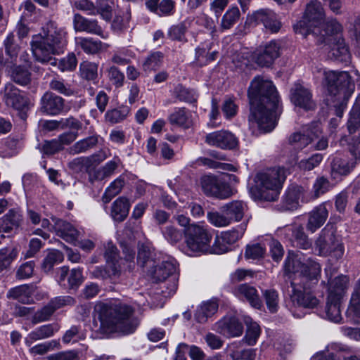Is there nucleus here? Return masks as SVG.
<instances>
[{
	"instance_id": "f257e3e1",
	"label": "nucleus",
	"mask_w": 360,
	"mask_h": 360,
	"mask_svg": "<svg viewBox=\"0 0 360 360\" xmlns=\"http://www.w3.org/2000/svg\"><path fill=\"white\" fill-rule=\"evenodd\" d=\"M248 98L250 127H257L261 133L271 131L276 126V110L279 108V96L273 82L255 77L248 89Z\"/></svg>"
},
{
	"instance_id": "f03ea898",
	"label": "nucleus",
	"mask_w": 360,
	"mask_h": 360,
	"mask_svg": "<svg viewBox=\"0 0 360 360\" xmlns=\"http://www.w3.org/2000/svg\"><path fill=\"white\" fill-rule=\"evenodd\" d=\"M134 312L131 306L117 302H98L94 307L95 319L100 321L98 330L103 335L134 333L139 323Z\"/></svg>"
},
{
	"instance_id": "7ed1b4c3",
	"label": "nucleus",
	"mask_w": 360,
	"mask_h": 360,
	"mask_svg": "<svg viewBox=\"0 0 360 360\" xmlns=\"http://www.w3.org/2000/svg\"><path fill=\"white\" fill-rule=\"evenodd\" d=\"M68 44V32L52 20L49 21L38 34L32 37L31 46L36 60L56 65L53 56L62 53Z\"/></svg>"
},
{
	"instance_id": "20e7f679",
	"label": "nucleus",
	"mask_w": 360,
	"mask_h": 360,
	"mask_svg": "<svg viewBox=\"0 0 360 360\" xmlns=\"http://www.w3.org/2000/svg\"><path fill=\"white\" fill-rule=\"evenodd\" d=\"M328 96L334 103L336 115L342 117L347 102L354 90V84L347 72L328 70L324 72Z\"/></svg>"
},
{
	"instance_id": "39448f33",
	"label": "nucleus",
	"mask_w": 360,
	"mask_h": 360,
	"mask_svg": "<svg viewBox=\"0 0 360 360\" xmlns=\"http://www.w3.org/2000/svg\"><path fill=\"white\" fill-rule=\"evenodd\" d=\"M285 179L284 168L269 169L256 175L255 185L252 188L251 193L257 200L275 201L278 198Z\"/></svg>"
},
{
	"instance_id": "423d86ee",
	"label": "nucleus",
	"mask_w": 360,
	"mask_h": 360,
	"mask_svg": "<svg viewBox=\"0 0 360 360\" xmlns=\"http://www.w3.org/2000/svg\"><path fill=\"white\" fill-rule=\"evenodd\" d=\"M315 249L318 251V255L322 257L330 256L337 260L342 257L345 252L344 245L333 224H328L321 230L315 241Z\"/></svg>"
},
{
	"instance_id": "0eeeda50",
	"label": "nucleus",
	"mask_w": 360,
	"mask_h": 360,
	"mask_svg": "<svg viewBox=\"0 0 360 360\" xmlns=\"http://www.w3.org/2000/svg\"><path fill=\"white\" fill-rule=\"evenodd\" d=\"M176 265L171 260L162 261L150 271L153 278L156 282H160V288H166L167 290H162L161 293L164 297H168L174 294L177 288V278Z\"/></svg>"
},
{
	"instance_id": "6e6552de",
	"label": "nucleus",
	"mask_w": 360,
	"mask_h": 360,
	"mask_svg": "<svg viewBox=\"0 0 360 360\" xmlns=\"http://www.w3.org/2000/svg\"><path fill=\"white\" fill-rule=\"evenodd\" d=\"M298 26L300 27V34L304 37L311 35L318 44L332 42L333 39L338 37H333V35L340 33L342 30V25L336 20L328 21L323 25V29L316 25L313 29H311V27L307 26L304 21L301 22Z\"/></svg>"
},
{
	"instance_id": "1a4fd4ad",
	"label": "nucleus",
	"mask_w": 360,
	"mask_h": 360,
	"mask_svg": "<svg viewBox=\"0 0 360 360\" xmlns=\"http://www.w3.org/2000/svg\"><path fill=\"white\" fill-rule=\"evenodd\" d=\"M186 245L189 250L197 253H208L212 235L202 226L191 224L185 229Z\"/></svg>"
},
{
	"instance_id": "9d476101",
	"label": "nucleus",
	"mask_w": 360,
	"mask_h": 360,
	"mask_svg": "<svg viewBox=\"0 0 360 360\" xmlns=\"http://www.w3.org/2000/svg\"><path fill=\"white\" fill-rule=\"evenodd\" d=\"M200 186L207 196L225 199L233 195L229 184L223 179L214 175H204L200 180Z\"/></svg>"
},
{
	"instance_id": "9b49d317",
	"label": "nucleus",
	"mask_w": 360,
	"mask_h": 360,
	"mask_svg": "<svg viewBox=\"0 0 360 360\" xmlns=\"http://www.w3.org/2000/svg\"><path fill=\"white\" fill-rule=\"evenodd\" d=\"M278 233L294 248L309 250L312 246L311 242L301 225L286 226L280 229Z\"/></svg>"
},
{
	"instance_id": "f8f14e48",
	"label": "nucleus",
	"mask_w": 360,
	"mask_h": 360,
	"mask_svg": "<svg viewBox=\"0 0 360 360\" xmlns=\"http://www.w3.org/2000/svg\"><path fill=\"white\" fill-rule=\"evenodd\" d=\"M289 97L295 106L306 111L314 110L316 107L311 90L301 83L297 82L292 85Z\"/></svg>"
},
{
	"instance_id": "ddd939ff",
	"label": "nucleus",
	"mask_w": 360,
	"mask_h": 360,
	"mask_svg": "<svg viewBox=\"0 0 360 360\" xmlns=\"http://www.w3.org/2000/svg\"><path fill=\"white\" fill-rule=\"evenodd\" d=\"M322 131V127L319 122H313L302 132H295L289 138V143L297 149H303L310 144L315 139L320 137Z\"/></svg>"
},
{
	"instance_id": "4468645a",
	"label": "nucleus",
	"mask_w": 360,
	"mask_h": 360,
	"mask_svg": "<svg viewBox=\"0 0 360 360\" xmlns=\"http://www.w3.org/2000/svg\"><path fill=\"white\" fill-rule=\"evenodd\" d=\"M290 287L292 290L290 297L293 306L304 309H314L319 304V299L310 291L305 290L300 285L291 282Z\"/></svg>"
},
{
	"instance_id": "2eb2a0df",
	"label": "nucleus",
	"mask_w": 360,
	"mask_h": 360,
	"mask_svg": "<svg viewBox=\"0 0 360 360\" xmlns=\"http://www.w3.org/2000/svg\"><path fill=\"white\" fill-rule=\"evenodd\" d=\"M281 42L272 40L253 53L255 62L260 67H270L281 55Z\"/></svg>"
},
{
	"instance_id": "dca6fc26",
	"label": "nucleus",
	"mask_w": 360,
	"mask_h": 360,
	"mask_svg": "<svg viewBox=\"0 0 360 360\" xmlns=\"http://www.w3.org/2000/svg\"><path fill=\"white\" fill-rule=\"evenodd\" d=\"M205 141L210 146L224 150L234 149L238 143L233 134L225 130L207 134L205 137Z\"/></svg>"
},
{
	"instance_id": "f3484780",
	"label": "nucleus",
	"mask_w": 360,
	"mask_h": 360,
	"mask_svg": "<svg viewBox=\"0 0 360 360\" xmlns=\"http://www.w3.org/2000/svg\"><path fill=\"white\" fill-rule=\"evenodd\" d=\"M6 56L0 52V65L6 69H11L15 64L20 46L18 44L13 32H10L4 41Z\"/></svg>"
},
{
	"instance_id": "a211bd4d",
	"label": "nucleus",
	"mask_w": 360,
	"mask_h": 360,
	"mask_svg": "<svg viewBox=\"0 0 360 360\" xmlns=\"http://www.w3.org/2000/svg\"><path fill=\"white\" fill-rule=\"evenodd\" d=\"M5 104L17 110H23L28 106V100L20 94V90L12 83H7L2 91Z\"/></svg>"
},
{
	"instance_id": "6ab92c4d",
	"label": "nucleus",
	"mask_w": 360,
	"mask_h": 360,
	"mask_svg": "<svg viewBox=\"0 0 360 360\" xmlns=\"http://www.w3.org/2000/svg\"><path fill=\"white\" fill-rule=\"evenodd\" d=\"M58 282L65 289L77 288L83 281L82 270L80 268L69 271L68 266H62L58 270Z\"/></svg>"
},
{
	"instance_id": "aec40b11",
	"label": "nucleus",
	"mask_w": 360,
	"mask_h": 360,
	"mask_svg": "<svg viewBox=\"0 0 360 360\" xmlns=\"http://www.w3.org/2000/svg\"><path fill=\"white\" fill-rule=\"evenodd\" d=\"M65 108V100L51 91H46L40 100V111L49 115H58Z\"/></svg>"
},
{
	"instance_id": "412c9836",
	"label": "nucleus",
	"mask_w": 360,
	"mask_h": 360,
	"mask_svg": "<svg viewBox=\"0 0 360 360\" xmlns=\"http://www.w3.org/2000/svg\"><path fill=\"white\" fill-rule=\"evenodd\" d=\"M74 28L77 32H86L96 34L103 39H107L108 34L105 32L96 20L86 18L79 13H76L73 18Z\"/></svg>"
},
{
	"instance_id": "4be33fe9",
	"label": "nucleus",
	"mask_w": 360,
	"mask_h": 360,
	"mask_svg": "<svg viewBox=\"0 0 360 360\" xmlns=\"http://www.w3.org/2000/svg\"><path fill=\"white\" fill-rule=\"evenodd\" d=\"M214 330L226 338H236L243 334V326L235 317H224L214 324Z\"/></svg>"
},
{
	"instance_id": "5701e85b",
	"label": "nucleus",
	"mask_w": 360,
	"mask_h": 360,
	"mask_svg": "<svg viewBox=\"0 0 360 360\" xmlns=\"http://www.w3.org/2000/svg\"><path fill=\"white\" fill-rule=\"evenodd\" d=\"M324 18V11L321 4L316 1H311L307 5L305 11V18L303 20L306 22L307 26L311 27V29L314 27V25H319L320 22ZM302 22L300 21L295 26V32L299 33L300 27L298 25Z\"/></svg>"
},
{
	"instance_id": "b1692460",
	"label": "nucleus",
	"mask_w": 360,
	"mask_h": 360,
	"mask_svg": "<svg viewBox=\"0 0 360 360\" xmlns=\"http://www.w3.org/2000/svg\"><path fill=\"white\" fill-rule=\"evenodd\" d=\"M328 217L326 203L319 205L309 212L306 229L309 232L314 233L324 224Z\"/></svg>"
},
{
	"instance_id": "393cba45",
	"label": "nucleus",
	"mask_w": 360,
	"mask_h": 360,
	"mask_svg": "<svg viewBox=\"0 0 360 360\" xmlns=\"http://www.w3.org/2000/svg\"><path fill=\"white\" fill-rule=\"evenodd\" d=\"M233 292L240 300H247L252 307L259 309L262 307V300L255 287L248 284H240L235 287Z\"/></svg>"
},
{
	"instance_id": "a878e982",
	"label": "nucleus",
	"mask_w": 360,
	"mask_h": 360,
	"mask_svg": "<svg viewBox=\"0 0 360 360\" xmlns=\"http://www.w3.org/2000/svg\"><path fill=\"white\" fill-rule=\"evenodd\" d=\"M246 210V204L241 200H233L220 208L221 212L226 214L230 224L233 221H240L244 217Z\"/></svg>"
},
{
	"instance_id": "bb28decb",
	"label": "nucleus",
	"mask_w": 360,
	"mask_h": 360,
	"mask_svg": "<svg viewBox=\"0 0 360 360\" xmlns=\"http://www.w3.org/2000/svg\"><path fill=\"white\" fill-rule=\"evenodd\" d=\"M328 57L336 61L347 63L350 60L351 55L345 40L340 37L333 39V46L328 53Z\"/></svg>"
},
{
	"instance_id": "cd10ccee",
	"label": "nucleus",
	"mask_w": 360,
	"mask_h": 360,
	"mask_svg": "<svg viewBox=\"0 0 360 360\" xmlns=\"http://www.w3.org/2000/svg\"><path fill=\"white\" fill-rule=\"evenodd\" d=\"M304 192V188L297 185H291L285 192L282 200L284 210H294L299 207V200Z\"/></svg>"
},
{
	"instance_id": "c85d7f7f",
	"label": "nucleus",
	"mask_w": 360,
	"mask_h": 360,
	"mask_svg": "<svg viewBox=\"0 0 360 360\" xmlns=\"http://www.w3.org/2000/svg\"><path fill=\"white\" fill-rule=\"evenodd\" d=\"M58 330L59 327L56 324L43 325L29 333L25 339V343L27 346H31L34 341L53 336Z\"/></svg>"
},
{
	"instance_id": "c756f323",
	"label": "nucleus",
	"mask_w": 360,
	"mask_h": 360,
	"mask_svg": "<svg viewBox=\"0 0 360 360\" xmlns=\"http://www.w3.org/2000/svg\"><path fill=\"white\" fill-rule=\"evenodd\" d=\"M347 276L340 275L330 281L328 288V296L331 300H341L347 287Z\"/></svg>"
},
{
	"instance_id": "7c9ffc66",
	"label": "nucleus",
	"mask_w": 360,
	"mask_h": 360,
	"mask_svg": "<svg viewBox=\"0 0 360 360\" xmlns=\"http://www.w3.org/2000/svg\"><path fill=\"white\" fill-rule=\"evenodd\" d=\"M99 136L96 134L86 137L75 143L68 148L71 155L84 153L94 148L98 143Z\"/></svg>"
},
{
	"instance_id": "2f4dec72",
	"label": "nucleus",
	"mask_w": 360,
	"mask_h": 360,
	"mask_svg": "<svg viewBox=\"0 0 360 360\" xmlns=\"http://www.w3.org/2000/svg\"><path fill=\"white\" fill-rule=\"evenodd\" d=\"M55 229L57 236L68 242H74L78 238L79 231L71 224L65 221L58 220Z\"/></svg>"
},
{
	"instance_id": "473e14b6",
	"label": "nucleus",
	"mask_w": 360,
	"mask_h": 360,
	"mask_svg": "<svg viewBox=\"0 0 360 360\" xmlns=\"http://www.w3.org/2000/svg\"><path fill=\"white\" fill-rule=\"evenodd\" d=\"M218 309V303L209 300L202 303L195 313V319L198 323H205L210 317L214 315Z\"/></svg>"
},
{
	"instance_id": "72a5a7b5",
	"label": "nucleus",
	"mask_w": 360,
	"mask_h": 360,
	"mask_svg": "<svg viewBox=\"0 0 360 360\" xmlns=\"http://www.w3.org/2000/svg\"><path fill=\"white\" fill-rule=\"evenodd\" d=\"M129 208V200L120 197L112 205L111 215L115 221H122L128 216Z\"/></svg>"
},
{
	"instance_id": "f704fd0d",
	"label": "nucleus",
	"mask_w": 360,
	"mask_h": 360,
	"mask_svg": "<svg viewBox=\"0 0 360 360\" xmlns=\"http://www.w3.org/2000/svg\"><path fill=\"white\" fill-rule=\"evenodd\" d=\"M191 20L186 19L171 26L167 32L168 37L172 41H187L186 33L191 27Z\"/></svg>"
},
{
	"instance_id": "c9c22d12",
	"label": "nucleus",
	"mask_w": 360,
	"mask_h": 360,
	"mask_svg": "<svg viewBox=\"0 0 360 360\" xmlns=\"http://www.w3.org/2000/svg\"><path fill=\"white\" fill-rule=\"evenodd\" d=\"M31 287L28 284L20 285L11 288L7 292L8 299H13L22 304H30L31 300Z\"/></svg>"
},
{
	"instance_id": "e433bc0d",
	"label": "nucleus",
	"mask_w": 360,
	"mask_h": 360,
	"mask_svg": "<svg viewBox=\"0 0 360 360\" xmlns=\"http://www.w3.org/2000/svg\"><path fill=\"white\" fill-rule=\"evenodd\" d=\"M347 127L349 134L352 135L357 131L360 134V94L357 96L350 111Z\"/></svg>"
},
{
	"instance_id": "4c0bfd02",
	"label": "nucleus",
	"mask_w": 360,
	"mask_h": 360,
	"mask_svg": "<svg viewBox=\"0 0 360 360\" xmlns=\"http://www.w3.org/2000/svg\"><path fill=\"white\" fill-rule=\"evenodd\" d=\"M22 221V216L20 211L17 209H11L3 217V221L5 225L4 231L5 233H10L13 229H17Z\"/></svg>"
},
{
	"instance_id": "58836bf2",
	"label": "nucleus",
	"mask_w": 360,
	"mask_h": 360,
	"mask_svg": "<svg viewBox=\"0 0 360 360\" xmlns=\"http://www.w3.org/2000/svg\"><path fill=\"white\" fill-rule=\"evenodd\" d=\"M91 276L97 279L105 280L107 278H115L121 274V266H116L112 264L109 266L107 264L106 267L96 266L91 271Z\"/></svg>"
},
{
	"instance_id": "ea45409f",
	"label": "nucleus",
	"mask_w": 360,
	"mask_h": 360,
	"mask_svg": "<svg viewBox=\"0 0 360 360\" xmlns=\"http://www.w3.org/2000/svg\"><path fill=\"white\" fill-rule=\"evenodd\" d=\"M340 301L328 297L323 317L330 321L340 323L342 320Z\"/></svg>"
},
{
	"instance_id": "a19ab883",
	"label": "nucleus",
	"mask_w": 360,
	"mask_h": 360,
	"mask_svg": "<svg viewBox=\"0 0 360 360\" xmlns=\"http://www.w3.org/2000/svg\"><path fill=\"white\" fill-rule=\"evenodd\" d=\"M6 70L11 73V79L16 84L27 86L30 83L31 73L22 65L15 66V65L11 69Z\"/></svg>"
},
{
	"instance_id": "79ce46f5",
	"label": "nucleus",
	"mask_w": 360,
	"mask_h": 360,
	"mask_svg": "<svg viewBox=\"0 0 360 360\" xmlns=\"http://www.w3.org/2000/svg\"><path fill=\"white\" fill-rule=\"evenodd\" d=\"M240 13L238 7H231L222 16L220 23L221 31L230 30L239 20Z\"/></svg>"
},
{
	"instance_id": "37998d69",
	"label": "nucleus",
	"mask_w": 360,
	"mask_h": 360,
	"mask_svg": "<svg viewBox=\"0 0 360 360\" xmlns=\"http://www.w3.org/2000/svg\"><path fill=\"white\" fill-rule=\"evenodd\" d=\"M245 324L247 326V330L243 341L245 342V343H247L248 345H254L256 344L260 335V327L258 323L252 321L250 318L245 319Z\"/></svg>"
},
{
	"instance_id": "c03bdc74",
	"label": "nucleus",
	"mask_w": 360,
	"mask_h": 360,
	"mask_svg": "<svg viewBox=\"0 0 360 360\" xmlns=\"http://www.w3.org/2000/svg\"><path fill=\"white\" fill-rule=\"evenodd\" d=\"M153 255V252L148 245L145 244L139 245L137 262L141 267H150L153 265L155 262Z\"/></svg>"
},
{
	"instance_id": "a18cd8bd",
	"label": "nucleus",
	"mask_w": 360,
	"mask_h": 360,
	"mask_svg": "<svg viewBox=\"0 0 360 360\" xmlns=\"http://www.w3.org/2000/svg\"><path fill=\"white\" fill-rule=\"evenodd\" d=\"M18 250L15 248H4L0 250V273L9 268L17 258Z\"/></svg>"
},
{
	"instance_id": "49530a36",
	"label": "nucleus",
	"mask_w": 360,
	"mask_h": 360,
	"mask_svg": "<svg viewBox=\"0 0 360 360\" xmlns=\"http://www.w3.org/2000/svg\"><path fill=\"white\" fill-rule=\"evenodd\" d=\"M169 120L172 124L188 127L191 124L189 113L186 108L176 109L169 117Z\"/></svg>"
},
{
	"instance_id": "de8ad7c7",
	"label": "nucleus",
	"mask_w": 360,
	"mask_h": 360,
	"mask_svg": "<svg viewBox=\"0 0 360 360\" xmlns=\"http://www.w3.org/2000/svg\"><path fill=\"white\" fill-rule=\"evenodd\" d=\"M321 273V266L316 262L308 259L303 264L301 274L311 281H317Z\"/></svg>"
},
{
	"instance_id": "09e8293b",
	"label": "nucleus",
	"mask_w": 360,
	"mask_h": 360,
	"mask_svg": "<svg viewBox=\"0 0 360 360\" xmlns=\"http://www.w3.org/2000/svg\"><path fill=\"white\" fill-rule=\"evenodd\" d=\"M63 259V255L61 252L53 250L50 251L43 260L41 264V269L48 273L51 271L54 265L57 263L61 262Z\"/></svg>"
},
{
	"instance_id": "8fccbe9b",
	"label": "nucleus",
	"mask_w": 360,
	"mask_h": 360,
	"mask_svg": "<svg viewBox=\"0 0 360 360\" xmlns=\"http://www.w3.org/2000/svg\"><path fill=\"white\" fill-rule=\"evenodd\" d=\"M262 295L265 300L267 309L271 313H276L278 309L279 295L274 289L262 290Z\"/></svg>"
},
{
	"instance_id": "3c124183",
	"label": "nucleus",
	"mask_w": 360,
	"mask_h": 360,
	"mask_svg": "<svg viewBox=\"0 0 360 360\" xmlns=\"http://www.w3.org/2000/svg\"><path fill=\"white\" fill-rule=\"evenodd\" d=\"M124 185V181L122 178L119 177L112 181L110 186L105 189L102 197L105 203L109 202L115 196L118 195Z\"/></svg>"
},
{
	"instance_id": "603ef678",
	"label": "nucleus",
	"mask_w": 360,
	"mask_h": 360,
	"mask_svg": "<svg viewBox=\"0 0 360 360\" xmlns=\"http://www.w3.org/2000/svg\"><path fill=\"white\" fill-rule=\"evenodd\" d=\"M85 338V333L82 330L80 326H72L65 331L62 338V341L65 344H69L70 342L74 343L84 340Z\"/></svg>"
},
{
	"instance_id": "864d4df0",
	"label": "nucleus",
	"mask_w": 360,
	"mask_h": 360,
	"mask_svg": "<svg viewBox=\"0 0 360 360\" xmlns=\"http://www.w3.org/2000/svg\"><path fill=\"white\" fill-rule=\"evenodd\" d=\"M131 15L128 10L119 11L112 22V28L116 32H120L128 27Z\"/></svg>"
},
{
	"instance_id": "5fc2aeb1",
	"label": "nucleus",
	"mask_w": 360,
	"mask_h": 360,
	"mask_svg": "<svg viewBox=\"0 0 360 360\" xmlns=\"http://www.w3.org/2000/svg\"><path fill=\"white\" fill-rule=\"evenodd\" d=\"M49 87L51 90L66 96H72L75 93L71 85L65 82L63 79L53 78L49 83Z\"/></svg>"
},
{
	"instance_id": "6e6d98bb",
	"label": "nucleus",
	"mask_w": 360,
	"mask_h": 360,
	"mask_svg": "<svg viewBox=\"0 0 360 360\" xmlns=\"http://www.w3.org/2000/svg\"><path fill=\"white\" fill-rule=\"evenodd\" d=\"M173 94L180 101L194 103L197 100V95L195 91L185 88L181 84L175 86Z\"/></svg>"
},
{
	"instance_id": "4d7b16f0",
	"label": "nucleus",
	"mask_w": 360,
	"mask_h": 360,
	"mask_svg": "<svg viewBox=\"0 0 360 360\" xmlns=\"http://www.w3.org/2000/svg\"><path fill=\"white\" fill-rule=\"evenodd\" d=\"M82 78L95 82L98 78V65L95 63L84 61L80 65Z\"/></svg>"
},
{
	"instance_id": "13d9d810",
	"label": "nucleus",
	"mask_w": 360,
	"mask_h": 360,
	"mask_svg": "<svg viewBox=\"0 0 360 360\" xmlns=\"http://www.w3.org/2000/svg\"><path fill=\"white\" fill-rule=\"evenodd\" d=\"M163 54L160 51L150 53L143 63V70L145 72L155 70L162 64Z\"/></svg>"
},
{
	"instance_id": "bf43d9fd",
	"label": "nucleus",
	"mask_w": 360,
	"mask_h": 360,
	"mask_svg": "<svg viewBox=\"0 0 360 360\" xmlns=\"http://www.w3.org/2000/svg\"><path fill=\"white\" fill-rule=\"evenodd\" d=\"M78 44L84 52L91 54L98 53L102 48V42L92 38H79Z\"/></svg>"
},
{
	"instance_id": "052dcab7",
	"label": "nucleus",
	"mask_w": 360,
	"mask_h": 360,
	"mask_svg": "<svg viewBox=\"0 0 360 360\" xmlns=\"http://www.w3.org/2000/svg\"><path fill=\"white\" fill-rule=\"evenodd\" d=\"M275 15V13L270 9L262 8L255 11L250 17V20L256 23H262L265 27Z\"/></svg>"
},
{
	"instance_id": "680f3d73",
	"label": "nucleus",
	"mask_w": 360,
	"mask_h": 360,
	"mask_svg": "<svg viewBox=\"0 0 360 360\" xmlns=\"http://www.w3.org/2000/svg\"><path fill=\"white\" fill-rule=\"evenodd\" d=\"M353 167L350 166L346 160L339 157H335L331 162L332 172L340 175H347Z\"/></svg>"
},
{
	"instance_id": "e2e57ef3",
	"label": "nucleus",
	"mask_w": 360,
	"mask_h": 360,
	"mask_svg": "<svg viewBox=\"0 0 360 360\" xmlns=\"http://www.w3.org/2000/svg\"><path fill=\"white\" fill-rule=\"evenodd\" d=\"M246 225L242 224L240 230L233 229L228 231H224L221 233L220 242H225L229 245L235 243L239 238H240L245 229Z\"/></svg>"
},
{
	"instance_id": "0e129e2a",
	"label": "nucleus",
	"mask_w": 360,
	"mask_h": 360,
	"mask_svg": "<svg viewBox=\"0 0 360 360\" xmlns=\"http://www.w3.org/2000/svg\"><path fill=\"white\" fill-rule=\"evenodd\" d=\"M274 346L281 356L291 353L294 349L293 340L289 337H278Z\"/></svg>"
},
{
	"instance_id": "69168bd1",
	"label": "nucleus",
	"mask_w": 360,
	"mask_h": 360,
	"mask_svg": "<svg viewBox=\"0 0 360 360\" xmlns=\"http://www.w3.org/2000/svg\"><path fill=\"white\" fill-rule=\"evenodd\" d=\"M358 137L354 136L349 138L345 136L340 141V145L348 144L349 150L353 156L356 159H360V134Z\"/></svg>"
},
{
	"instance_id": "338daca9",
	"label": "nucleus",
	"mask_w": 360,
	"mask_h": 360,
	"mask_svg": "<svg viewBox=\"0 0 360 360\" xmlns=\"http://www.w3.org/2000/svg\"><path fill=\"white\" fill-rule=\"evenodd\" d=\"M104 257L106 260L108 265L111 266L115 264L116 266H120V257L118 250L112 243L109 242L105 246V251Z\"/></svg>"
},
{
	"instance_id": "774afa93",
	"label": "nucleus",
	"mask_w": 360,
	"mask_h": 360,
	"mask_svg": "<svg viewBox=\"0 0 360 360\" xmlns=\"http://www.w3.org/2000/svg\"><path fill=\"white\" fill-rule=\"evenodd\" d=\"M120 160L118 157H114L113 159L108 162L97 172V177L103 179L105 177L111 176L117 168Z\"/></svg>"
}]
</instances>
